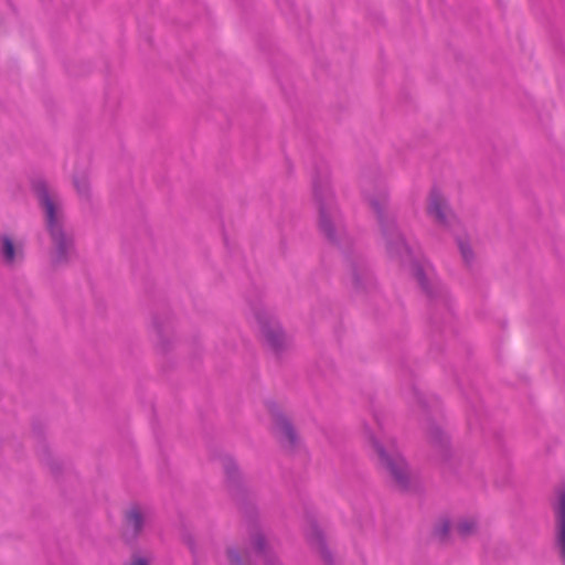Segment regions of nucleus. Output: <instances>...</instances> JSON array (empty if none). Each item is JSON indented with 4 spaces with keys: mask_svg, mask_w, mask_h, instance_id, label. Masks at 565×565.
<instances>
[{
    "mask_svg": "<svg viewBox=\"0 0 565 565\" xmlns=\"http://www.w3.org/2000/svg\"><path fill=\"white\" fill-rule=\"evenodd\" d=\"M362 192L364 199L377 215L388 254L392 257L398 258L403 264L411 265L415 278L428 298L446 302L447 290L437 278L430 263L416 258L414 252L399 233L395 217L386 213L388 194L385 184H373L370 181H363Z\"/></svg>",
    "mask_w": 565,
    "mask_h": 565,
    "instance_id": "f257e3e1",
    "label": "nucleus"
},
{
    "mask_svg": "<svg viewBox=\"0 0 565 565\" xmlns=\"http://www.w3.org/2000/svg\"><path fill=\"white\" fill-rule=\"evenodd\" d=\"M34 190L43 209L46 228L52 241V262L55 265L66 264L75 255V248L73 234L64 224L61 198L43 181L35 182Z\"/></svg>",
    "mask_w": 565,
    "mask_h": 565,
    "instance_id": "f03ea898",
    "label": "nucleus"
},
{
    "mask_svg": "<svg viewBox=\"0 0 565 565\" xmlns=\"http://www.w3.org/2000/svg\"><path fill=\"white\" fill-rule=\"evenodd\" d=\"M313 196L319 210V227L332 243L340 244L345 235L342 215L337 206L327 167L318 171L312 181Z\"/></svg>",
    "mask_w": 565,
    "mask_h": 565,
    "instance_id": "7ed1b4c3",
    "label": "nucleus"
},
{
    "mask_svg": "<svg viewBox=\"0 0 565 565\" xmlns=\"http://www.w3.org/2000/svg\"><path fill=\"white\" fill-rule=\"evenodd\" d=\"M427 214L437 226L455 236L462 260L470 265L475 257L470 241L463 233L460 221L449 207L446 198L437 189H433L428 196Z\"/></svg>",
    "mask_w": 565,
    "mask_h": 565,
    "instance_id": "20e7f679",
    "label": "nucleus"
},
{
    "mask_svg": "<svg viewBox=\"0 0 565 565\" xmlns=\"http://www.w3.org/2000/svg\"><path fill=\"white\" fill-rule=\"evenodd\" d=\"M365 434L376 451L381 465L386 469L394 482L403 490L408 489L412 473L406 460L397 449L395 440L387 439L382 443L375 438L369 428H365Z\"/></svg>",
    "mask_w": 565,
    "mask_h": 565,
    "instance_id": "39448f33",
    "label": "nucleus"
},
{
    "mask_svg": "<svg viewBox=\"0 0 565 565\" xmlns=\"http://www.w3.org/2000/svg\"><path fill=\"white\" fill-rule=\"evenodd\" d=\"M250 542L254 547V554L235 546H230L226 551L230 565H255V559H262L264 565H281L274 554L267 536L259 529L250 533Z\"/></svg>",
    "mask_w": 565,
    "mask_h": 565,
    "instance_id": "423d86ee",
    "label": "nucleus"
},
{
    "mask_svg": "<svg viewBox=\"0 0 565 565\" xmlns=\"http://www.w3.org/2000/svg\"><path fill=\"white\" fill-rule=\"evenodd\" d=\"M255 317L266 343L276 353L282 351L287 344V339L275 316L266 309H258Z\"/></svg>",
    "mask_w": 565,
    "mask_h": 565,
    "instance_id": "0eeeda50",
    "label": "nucleus"
},
{
    "mask_svg": "<svg viewBox=\"0 0 565 565\" xmlns=\"http://www.w3.org/2000/svg\"><path fill=\"white\" fill-rule=\"evenodd\" d=\"M554 513V546L563 565H565V486L556 490L552 504Z\"/></svg>",
    "mask_w": 565,
    "mask_h": 565,
    "instance_id": "6e6552de",
    "label": "nucleus"
},
{
    "mask_svg": "<svg viewBox=\"0 0 565 565\" xmlns=\"http://www.w3.org/2000/svg\"><path fill=\"white\" fill-rule=\"evenodd\" d=\"M455 530L460 536L468 537L473 535L478 529V521L473 516H461L452 525L450 521L443 520L435 529V535L441 541L446 540L451 530Z\"/></svg>",
    "mask_w": 565,
    "mask_h": 565,
    "instance_id": "1a4fd4ad",
    "label": "nucleus"
},
{
    "mask_svg": "<svg viewBox=\"0 0 565 565\" xmlns=\"http://www.w3.org/2000/svg\"><path fill=\"white\" fill-rule=\"evenodd\" d=\"M0 258L9 267H13L24 259V246L21 241H14L10 235H0Z\"/></svg>",
    "mask_w": 565,
    "mask_h": 565,
    "instance_id": "9d476101",
    "label": "nucleus"
},
{
    "mask_svg": "<svg viewBox=\"0 0 565 565\" xmlns=\"http://www.w3.org/2000/svg\"><path fill=\"white\" fill-rule=\"evenodd\" d=\"M270 412L276 435L286 446L295 447L297 445V434L288 418L277 407H273Z\"/></svg>",
    "mask_w": 565,
    "mask_h": 565,
    "instance_id": "9b49d317",
    "label": "nucleus"
},
{
    "mask_svg": "<svg viewBox=\"0 0 565 565\" xmlns=\"http://www.w3.org/2000/svg\"><path fill=\"white\" fill-rule=\"evenodd\" d=\"M350 279L356 291L367 290L374 285L373 275L364 262L351 264Z\"/></svg>",
    "mask_w": 565,
    "mask_h": 565,
    "instance_id": "f8f14e48",
    "label": "nucleus"
},
{
    "mask_svg": "<svg viewBox=\"0 0 565 565\" xmlns=\"http://www.w3.org/2000/svg\"><path fill=\"white\" fill-rule=\"evenodd\" d=\"M150 518V513L138 507H131L126 513V523L129 529L132 530L134 534H138L142 531Z\"/></svg>",
    "mask_w": 565,
    "mask_h": 565,
    "instance_id": "ddd939ff",
    "label": "nucleus"
},
{
    "mask_svg": "<svg viewBox=\"0 0 565 565\" xmlns=\"http://www.w3.org/2000/svg\"><path fill=\"white\" fill-rule=\"evenodd\" d=\"M306 535H307V539L310 542V544L312 546H315L320 552L323 559L328 564L331 563V554L326 546L323 535H322L320 529L318 527V525L311 524L309 526Z\"/></svg>",
    "mask_w": 565,
    "mask_h": 565,
    "instance_id": "4468645a",
    "label": "nucleus"
},
{
    "mask_svg": "<svg viewBox=\"0 0 565 565\" xmlns=\"http://www.w3.org/2000/svg\"><path fill=\"white\" fill-rule=\"evenodd\" d=\"M429 441L440 448H445L448 445L447 435L440 429L439 426L430 424L427 429Z\"/></svg>",
    "mask_w": 565,
    "mask_h": 565,
    "instance_id": "2eb2a0df",
    "label": "nucleus"
},
{
    "mask_svg": "<svg viewBox=\"0 0 565 565\" xmlns=\"http://www.w3.org/2000/svg\"><path fill=\"white\" fill-rule=\"evenodd\" d=\"M74 186L77 191V194L83 200H88L90 196V185L86 175L75 177L74 178Z\"/></svg>",
    "mask_w": 565,
    "mask_h": 565,
    "instance_id": "dca6fc26",
    "label": "nucleus"
},
{
    "mask_svg": "<svg viewBox=\"0 0 565 565\" xmlns=\"http://www.w3.org/2000/svg\"><path fill=\"white\" fill-rule=\"evenodd\" d=\"M222 465L228 479L235 480L238 477L237 466L231 457H224Z\"/></svg>",
    "mask_w": 565,
    "mask_h": 565,
    "instance_id": "f3484780",
    "label": "nucleus"
},
{
    "mask_svg": "<svg viewBox=\"0 0 565 565\" xmlns=\"http://www.w3.org/2000/svg\"><path fill=\"white\" fill-rule=\"evenodd\" d=\"M150 561L147 557L135 554L128 565H149Z\"/></svg>",
    "mask_w": 565,
    "mask_h": 565,
    "instance_id": "a211bd4d",
    "label": "nucleus"
},
{
    "mask_svg": "<svg viewBox=\"0 0 565 565\" xmlns=\"http://www.w3.org/2000/svg\"><path fill=\"white\" fill-rule=\"evenodd\" d=\"M153 324H154V328H156V330H157L158 335H160V337H161V334H162V332H163V330H162L161 326L159 324V322H158L157 320H154Z\"/></svg>",
    "mask_w": 565,
    "mask_h": 565,
    "instance_id": "6ab92c4d",
    "label": "nucleus"
},
{
    "mask_svg": "<svg viewBox=\"0 0 565 565\" xmlns=\"http://www.w3.org/2000/svg\"><path fill=\"white\" fill-rule=\"evenodd\" d=\"M374 418H375V422H377L380 424V420L376 415H374Z\"/></svg>",
    "mask_w": 565,
    "mask_h": 565,
    "instance_id": "aec40b11",
    "label": "nucleus"
}]
</instances>
